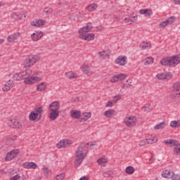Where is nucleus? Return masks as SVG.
Returning <instances> with one entry per match:
<instances>
[{
  "label": "nucleus",
  "instance_id": "nucleus-47",
  "mask_svg": "<svg viewBox=\"0 0 180 180\" xmlns=\"http://www.w3.org/2000/svg\"><path fill=\"white\" fill-rule=\"evenodd\" d=\"M112 174H113L112 171L108 170L107 172H103V175L105 178H109V176H112Z\"/></svg>",
  "mask_w": 180,
  "mask_h": 180
},
{
  "label": "nucleus",
  "instance_id": "nucleus-8",
  "mask_svg": "<svg viewBox=\"0 0 180 180\" xmlns=\"http://www.w3.org/2000/svg\"><path fill=\"white\" fill-rule=\"evenodd\" d=\"M93 27H94L92 26V23L87 22L86 26H84L79 30V31H78L79 36L80 34H86V33H88V32H90L92 30Z\"/></svg>",
  "mask_w": 180,
  "mask_h": 180
},
{
  "label": "nucleus",
  "instance_id": "nucleus-59",
  "mask_svg": "<svg viewBox=\"0 0 180 180\" xmlns=\"http://www.w3.org/2000/svg\"><path fill=\"white\" fill-rule=\"evenodd\" d=\"M174 153L176 155H180V148L176 146L174 148Z\"/></svg>",
  "mask_w": 180,
  "mask_h": 180
},
{
  "label": "nucleus",
  "instance_id": "nucleus-22",
  "mask_svg": "<svg viewBox=\"0 0 180 180\" xmlns=\"http://www.w3.org/2000/svg\"><path fill=\"white\" fill-rule=\"evenodd\" d=\"M49 110H58L60 109V102L58 101H53L49 105Z\"/></svg>",
  "mask_w": 180,
  "mask_h": 180
},
{
  "label": "nucleus",
  "instance_id": "nucleus-1",
  "mask_svg": "<svg viewBox=\"0 0 180 180\" xmlns=\"http://www.w3.org/2000/svg\"><path fill=\"white\" fill-rule=\"evenodd\" d=\"M88 146H89V143H82L79 146L75 160L76 167H79L82 164V161H84L85 157H86V154H88Z\"/></svg>",
  "mask_w": 180,
  "mask_h": 180
},
{
  "label": "nucleus",
  "instance_id": "nucleus-56",
  "mask_svg": "<svg viewBox=\"0 0 180 180\" xmlns=\"http://www.w3.org/2000/svg\"><path fill=\"white\" fill-rule=\"evenodd\" d=\"M134 22V20L131 19L130 17H129L128 18H126L124 19V22H125V23H129V25H131V23H133Z\"/></svg>",
  "mask_w": 180,
  "mask_h": 180
},
{
  "label": "nucleus",
  "instance_id": "nucleus-62",
  "mask_svg": "<svg viewBox=\"0 0 180 180\" xmlns=\"http://www.w3.org/2000/svg\"><path fill=\"white\" fill-rule=\"evenodd\" d=\"M18 139V135H13L10 137V140H11V143H13Z\"/></svg>",
  "mask_w": 180,
  "mask_h": 180
},
{
  "label": "nucleus",
  "instance_id": "nucleus-58",
  "mask_svg": "<svg viewBox=\"0 0 180 180\" xmlns=\"http://www.w3.org/2000/svg\"><path fill=\"white\" fill-rule=\"evenodd\" d=\"M180 95L179 93H172L170 94V97L172 99H176V98H179Z\"/></svg>",
  "mask_w": 180,
  "mask_h": 180
},
{
  "label": "nucleus",
  "instance_id": "nucleus-5",
  "mask_svg": "<svg viewBox=\"0 0 180 180\" xmlns=\"http://www.w3.org/2000/svg\"><path fill=\"white\" fill-rule=\"evenodd\" d=\"M7 124L9 127H11V129H20L22 127V122H20L16 120H8Z\"/></svg>",
  "mask_w": 180,
  "mask_h": 180
},
{
  "label": "nucleus",
  "instance_id": "nucleus-49",
  "mask_svg": "<svg viewBox=\"0 0 180 180\" xmlns=\"http://www.w3.org/2000/svg\"><path fill=\"white\" fill-rule=\"evenodd\" d=\"M63 143H65V147H70L72 144V141L68 139H63Z\"/></svg>",
  "mask_w": 180,
  "mask_h": 180
},
{
  "label": "nucleus",
  "instance_id": "nucleus-23",
  "mask_svg": "<svg viewBox=\"0 0 180 180\" xmlns=\"http://www.w3.org/2000/svg\"><path fill=\"white\" fill-rule=\"evenodd\" d=\"M32 112L38 115L39 116L38 120H40V119H41V113H43V107H37L34 108V110Z\"/></svg>",
  "mask_w": 180,
  "mask_h": 180
},
{
  "label": "nucleus",
  "instance_id": "nucleus-57",
  "mask_svg": "<svg viewBox=\"0 0 180 180\" xmlns=\"http://www.w3.org/2000/svg\"><path fill=\"white\" fill-rule=\"evenodd\" d=\"M64 174H58L53 180H63L64 179Z\"/></svg>",
  "mask_w": 180,
  "mask_h": 180
},
{
  "label": "nucleus",
  "instance_id": "nucleus-39",
  "mask_svg": "<svg viewBox=\"0 0 180 180\" xmlns=\"http://www.w3.org/2000/svg\"><path fill=\"white\" fill-rule=\"evenodd\" d=\"M51 13H53V8H50V7H46L44 8V15H51Z\"/></svg>",
  "mask_w": 180,
  "mask_h": 180
},
{
  "label": "nucleus",
  "instance_id": "nucleus-46",
  "mask_svg": "<svg viewBox=\"0 0 180 180\" xmlns=\"http://www.w3.org/2000/svg\"><path fill=\"white\" fill-rule=\"evenodd\" d=\"M118 81H123L124 79L127 78V75L126 74H118Z\"/></svg>",
  "mask_w": 180,
  "mask_h": 180
},
{
  "label": "nucleus",
  "instance_id": "nucleus-13",
  "mask_svg": "<svg viewBox=\"0 0 180 180\" xmlns=\"http://www.w3.org/2000/svg\"><path fill=\"white\" fill-rule=\"evenodd\" d=\"M31 26H34V27H41V26H44L46 25V20H35L31 22Z\"/></svg>",
  "mask_w": 180,
  "mask_h": 180
},
{
  "label": "nucleus",
  "instance_id": "nucleus-11",
  "mask_svg": "<svg viewBox=\"0 0 180 180\" xmlns=\"http://www.w3.org/2000/svg\"><path fill=\"white\" fill-rule=\"evenodd\" d=\"M164 143L166 146H169V147H180V143L179 141H177L175 139H167V140H165Z\"/></svg>",
  "mask_w": 180,
  "mask_h": 180
},
{
  "label": "nucleus",
  "instance_id": "nucleus-6",
  "mask_svg": "<svg viewBox=\"0 0 180 180\" xmlns=\"http://www.w3.org/2000/svg\"><path fill=\"white\" fill-rule=\"evenodd\" d=\"M20 153V150L19 149H14L8 153H7L5 160L6 161H12L13 158H16L18 157V154Z\"/></svg>",
  "mask_w": 180,
  "mask_h": 180
},
{
  "label": "nucleus",
  "instance_id": "nucleus-21",
  "mask_svg": "<svg viewBox=\"0 0 180 180\" xmlns=\"http://www.w3.org/2000/svg\"><path fill=\"white\" fill-rule=\"evenodd\" d=\"M70 117H72V119H79V117H81V112L77 110H71Z\"/></svg>",
  "mask_w": 180,
  "mask_h": 180
},
{
  "label": "nucleus",
  "instance_id": "nucleus-61",
  "mask_svg": "<svg viewBox=\"0 0 180 180\" xmlns=\"http://www.w3.org/2000/svg\"><path fill=\"white\" fill-rule=\"evenodd\" d=\"M105 106L106 108H112V106H113V102L109 101L106 103Z\"/></svg>",
  "mask_w": 180,
  "mask_h": 180
},
{
  "label": "nucleus",
  "instance_id": "nucleus-50",
  "mask_svg": "<svg viewBox=\"0 0 180 180\" xmlns=\"http://www.w3.org/2000/svg\"><path fill=\"white\" fill-rule=\"evenodd\" d=\"M168 22H167V20L165 21L162 22L160 25L159 27L160 29H164V27H167L168 26Z\"/></svg>",
  "mask_w": 180,
  "mask_h": 180
},
{
  "label": "nucleus",
  "instance_id": "nucleus-14",
  "mask_svg": "<svg viewBox=\"0 0 180 180\" xmlns=\"http://www.w3.org/2000/svg\"><path fill=\"white\" fill-rule=\"evenodd\" d=\"M20 37V32H17L15 34H13L11 35H9L7 37V41L8 43H13L15 41L18 40Z\"/></svg>",
  "mask_w": 180,
  "mask_h": 180
},
{
  "label": "nucleus",
  "instance_id": "nucleus-33",
  "mask_svg": "<svg viewBox=\"0 0 180 180\" xmlns=\"http://www.w3.org/2000/svg\"><path fill=\"white\" fill-rule=\"evenodd\" d=\"M165 127V122H160L158 124H156L153 129L155 130H161Z\"/></svg>",
  "mask_w": 180,
  "mask_h": 180
},
{
  "label": "nucleus",
  "instance_id": "nucleus-54",
  "mask_svg": "<svg viewBox=\"0 0 180 180\" xmlns=\"http://www.w3.org/2000/svg\"><path fill=\"white\" fill-rule=\"evenodd\" d=\"M170 179H172V180H179V175L174 174V173L172 172Z\"/></svg>",
  "mask_w": 180,
  "mask_h": 180
},
{
  "label": "nucleus",
  "instance_id": "nucleus-9",
  "mask_svg": "<svg viewBox=\"0 0 180 180\" xmlns=\"http://www.w3.org/2000/svg\"><path fill=\"white\" fill-rule=\"evenodd\" d=\"M156 78H158V79H161L162 81L165 79H171L172 78V74L171 72L158 73L156 75Z\"/></svg>",
  "mask_w": 180,
  "mask_h": 180
},
{
  "label": "nucleus",
  "instance_id": "nucleus-3",
  "mask_svg": "<svg viewBox=\"0 0 180 180\" xmlns=\"http://www.w3.org/2000/svg\"><path fill=\"white\" fill-rule=\"evenodd\" d=\"M40 60V56L39 55H30L23 62V65L25 68H30Z\"/></svg>",
  "mask_w": 180,
  "mask_h": 180
},
{
  "label": "nucleus",
  "instance_id": "nucleus-35",
  "mask_svg": "<svg viewBox=\"0 0 180 180\" xmlns=\"http://www.w3.org/2000/svg\"><path fill=\"white\" fill-rule=\"evenodd\" d=\"M82 72L86 75H88V74L91 72V69L89 68V66L86 65H84L82 68Z\"/></svg>",
  "mask_w": 180,
  "mask_h": 180
},
{
  "label": "nucleus",
  "instance_id": "nucleus-29",
  "mask_svg": "<svg viewBox=\"0 0 180 180\" xmlns=\"http://www.w3.org/2000/svg\"><path fill=\"white\" fill-rule=\"evenodd\" d=\"M83 116H84V117H82L81 120H79L80 122H86V120H88V119H91V112H84Z\"/></svg>",
  "mask_w": 180,
  "mask_h": 180
},
{
  "label": "nucleus",
  "instance_id": "nucleus-41",
  "mask_svg": "<svg viewBox=\"0 0 180 180\" xmlns=\"http://www.w3.org/2000/svg\"><path fill=\"white\" fill-rule=\"evenodd\" d=\"M43 171H44V174L46 176H49V175H50V174H51V172L50 171L49 168L46 167V166H43Z\"/></svg>",
  "mask_w": 180,
  "mask_h": 180
},
{
  "label": "nucleus",
  "instance_id": "nucleus-43",
  "mask_svg": "<svg viewBox=\"0 0 180 180\" xmlns=\"http://www.w3.org/2000/svg\"><path fill=\"white\" fill-rule=\"evenodd\" d=\"M57 148H65V143H64V139L60 141L59 143L56 144Z\"/></svg>",
  "mask_w": 180,
  "mask_h": 180
},
{
  "label": "nucleus",
  "instance_id": "nucleus-64",
  "mask_svg": "<svg viewBox=\"0 0 180 180\" xmlns=\"http://www.w3.org/2000/svg\"><path fill=\"white\" fill-rule=\"evenodd\" d=\"M174 2L175 5H180V0H174Z\"/></svg>",
  "mask_w": 180,
  "mask_h": 180
},
{
  "label": "nucleus",
  "instance_id": "nucleus-34",
  "mask_svg": "<svg viewBox=\"0 0 180 180\" xmlns=\"http://www.w3.org/2000/svg\"><path fill=\"white\" fill-rule=\"evenodd\" d=\"M141 109L143 112H151V110H153V106L150 104H146Z\"/></svg>",
  "mask_w": 180,
  "mask_h": 180
},
{
  "label": "nucleus",
  "instance_id": "nucleus-28",
  "mask_svg": "<svg viewBox=\"0 0 180 180\" xmlns=\"http://www.w3.org/2000/svg\"><path fill=\"white\" fill-rule=\"evenodd\" d=\"M65 76L67 77V78H68V79H74L75 78H78L77 73L72 72H66Z\"/></svg>",
  "mask_w": 180,
  "mask_h": 180
},
{
  "label": "nucleus",
  "instance_id": "nucleus-25",
  "mask_svg": "<svg viewBox=\"0 0 180 180\" xmlns=\"http://www.w3.org/2000/svg\"><path fill=\"white\" fill-rule=\"evenodd\" d=\"M115 115V110H108L104 112V116L108 119H112Z\"/></svg>",
  "mask_w": 180,
  "mask_h": 180
},
{
  "label": "nucleus",
  "instance_id": "nucleus-55",
  "mask_svg": "<svg viewBox=\"0 0 180 180\" xmlns=\"http://www.w3.org/2000/svg\"><path fill=\"white\" fill-rule=\"evenodd\" d=\"M18 179L25 180V179L20 178V175H19V174H16L10 179V180H18Z\"/></svg>",
  "mask_w": 180,
  "mask_h": 180
},
{
  "label": "nucleus",
  "instance_id": "nucleus-17",
  "mask_svg": "<svg viewBox=\"0 0 180 180\" xmlns=\"http://www.w3.org/2000/svg\"><path fill=\"white\" fill-rule=\"evenodd\" d=\"M139 13L140 15H145V16L150 18V16L153 15V10L150 8L141 9Z\"/></svg>",
  "mask_w": 180,
  "mask_h": 180
},
{
  "label": "nucleus",
  "instance_id": "nucleus-52",
  "mask_svg": "<svg viewBox=\"0 0 180 180\" xmlns=\"http://www.w3.org/2000/svg\"><path fill=\"white\" fill-rule=\"evenodd\" d=\"M122 99V94H117L115 96L113 97V102L116 103L117 101H120Z\"/></svg>",
  "mask_w": 180,
  "mask_h": 180
},
{
  "label": "nucleus",
  "instance_id": "nucleus-32",
  "mask_svg": "<svg viewBox=\"0 0 180 180\" xmlns=\"http://www.w3.org/2000/svg\"><path fill=\"white\" fill-rule=\"evenodd\" d=\"M172 172L168 170H164L162 173V176L163 178H171Z\"/></svg>",
  "mask_w": 180,
  "mask_h": 180
},
{
  "label": "nucleus",
  "instance_id": "nucleus-37",
  "mask_svg": "<svg viewBox=\"0 0 180 180\" xmlns=\"http://www.w3.org/2000/svg\"><path fill=\"white\" fill-rule=\"evenodd\" d=\"M152 63H154V58L153 57L150 56L145 59L144 65H148L151 64Z\"/></svg>",
  "mask_w": 180,
  "mask_h": 180
},
{
  "label": "nucleus",
  "instance_id": "nucleus-63",
  "mask_svg": "<svg viewBox=\"0 0 180 180\" xmlns=\"http://www.w3.org/2000/svg\"><path fill=\"white\" fill-rule=\"evenodd\" d=\"M79 180H89V179L88 178V176H84L80 178Z\"/></svg>",
  "mask_w": 180,
  "mask_h": 180
},
{
  "label": "nucleus",
  "instance_id": "nucleus-42",
  "mask_svg": "<svg viewBox=\"0 0 180 180\" xmlns=\"http://www.w3.org/2000/svg\"><path fill=\"white\" fill-rule=\"evenodd\" d=\"M150 43H145V42H143V44L141 45V50H148L150 49Z\"/></svg>",
  "mask_w": 180,
  "mask_h": 180
},
{
  "label": "nucleus",
  "instance_id": "nucleus-44",
  "mask_svg": "<svg viewBox=\"0 0 180 180\" xmlns=\"http://www.w3.org/2000/svg\"><path fill=\"white\" fill-rule=\"evenodd\" d=\"M97 162L98 164H99V165H102V164H106V162H108V160L105 158H100L99 159H98Z\"/></svg>",
  "mask_w": 180,
  "mask_h": 180
},
{
  "label": "nucleus",
  "instance_id": "nucleus-10",
  "mask_svg": "<svg viewBox=\"0 0 180 180\" xmlns=\"http://www.w3.org/2000/svg\"><path fill=\"white\" fill-rule=\"evenodd\" d=\"M79 37L82 40H86V41H91V40H94V39H95V34L94 33L82 34L79 35Z\"/></svg>",
  "mask_w": 180,
  "mask_h": 180
},
{
  "label": "nucleus",
  "instance_id": "nucleus-27",
  "mask_svg": "<svg viewBox=\"0 0 180 180\" xmlns=\"http://www.w3.org/2000/svg\"><path fill=\"white\" fill-rule=\"evenodd\" d=\"M47 85H46L45 82H41L37 85V91H38V92H43V91H44Z\"/></svg>",
  "mask_w": 180,
  "mask_h": 180
},
{
  "label": "nucleus",
  "instance_id": "nucleus-26",
  "mask_svg": "<svg viewBox=\"0 0 180 180\" xmlns=\"http://www.w3.org/2000/svg\"><path fill=\"white\" fill-rule=\"evenodd\" d=\"M29 119L32 122H34V120H37V122H39V115L36 114V112H34L33 111L31 112V113L29 115Z\"/></svg>",
  "mask_w": 180,
  "mask_h": 180
},
{
  "label": "nucleus",
  "instance_id": "nucleus-19",
  "mask_svg": "<svg viewBox=\"0 0 180 180\" xmlns=\"http://www.w3.org/2000/svg\"><path fill=\"white\" fill-rule=\"evenodd\" d=\"M23 167L27 168V169H36V168H37V165L33 162H25L23 163Z\"/></svg>",
  "mask_w": 180,
  "mask_h": 180
},
{
  "label": "nucleus",
  "instance_id": "nucleus-45",
  "mask_svg": "<svg viewBox=\"0 0 180 180\" xmlns=\"http://www.w3.org/2000/svg\"><path fill=\"white\" fill-rule=\"evenodd\" d=\"M166 20L169 25H172L173 23H175V17L171 16L168 18Z\"/></svg>",
  "mask_w": 180,
  "mask_h": 180
},
{
  "label": "nucleus",
  "instance_id": "nucleus-18",
  "mask_svg": "<svg viewBox=\"0 0 180 180\" xmlns=\"http://www.w3.org/2000/svg\"><path fill=\"white\" fill-rule=\"evenodd\" d=\"M51 113L49 115L50 120H56L58 116H60V112L56 110H51Z\"/></svg>",
  "mask_w": 180,
  "mask_h": 180
},
{
  "label": "nucleus",
  "instance_id": "nucleus-40",
  "mask_svg": "<svg viewBox=\"0 0 180 180\" xmlns=\"http://www.w3.org/2000/svg\"><path fill=\"white\" fill-rule=\"evenodd\" d=\"M13 79L14 81H22V77L20 76V73H15L13 75Z\"/></svg>",
  "mask_w": 180,
  "mask_h": 180
},
{
  "label": "nucleus",
  "instance_id": "nucleus-4",
  "mask_svg": "<svg viewBox=\"0 0 180 180\" xmlns=\"http://www.w3.org/2000/svg\"><path fill=\"white\" fill-rule=\"evenodd\" d=\"M124 122L127 127H134V125L137 123V118L136 116H129L124 118Z\"/></svg>",
  "mask_w": 180,
  "mask_h": 180
},
{
  "label": "nucleus",
  "instance_id": "nucleus-20",
  "mask_svg": "<svg viewBox=\"0 0 180 180\" xmlns=\"http://www.w3.org/2000/svg\"><path fill=\"white\" fill-rule=\"evenodd\" d=\"M20 75L22 79H26L27 77L32 75V70L28 69L20 72Z\"/></svg>",
  "mask_w": 180,
  "mask_h": 180
},
{
  "label": "nucleus",
  "instance_id": "nucleus-31",
  "mask_svg": "<svg viewBox=\"0 0 180 180\" xmlns=\"http://www.w3.org/2000/svg\"><path fill=\"white\" fill-rule=\"evenodd\" d=\"M98 5H96V4H91L88 6L87 11H89V12H94V11H96Z\"/></svg>",
  "mask_w": 180,
  "mask_h": 180
},
{
  "label": "nucleus",
  "instance_id": "nucleus-15",
  "mask_svg": "<svg viewBox=\"0 0 180 180\" xmlns=\"http://www.w3.org/2000/svg\"><path fill=\"white\" fill-rule=\"evenodd\" d=\"M11 88H13V82L12 80H8V82L4 85L2 90L4 92H8V91H11Z\"/></svg>",
  "mask_w": 180,
  "mask_h": 180
},
{
  "label": "nucleus",
  "instance_id": "nucleus-12",
  "mask_svg": "<svg viewBox=\"0 0 180 180\" xmlns=\"http://www.w3.org/2000/svg\"><path fill=\"white\" fill-rule=\"evenodd\" d=\"M43 37V32L41 31H35L32 35L31 39L33 41H37Z\"/></svg>",
  "mask_w": 180,
  "mask_h": 180
},
{
  "label": "nucleus",
  "instance_id": "nucleus-48",
  "mask_svg": "<svg viewBox=\"0 0 180 180\" xmlns=\"http://www.w3.org/2000/svg\"><path fill=\"white\" fill-rule=\"evenodd\" d=\"M100 57H101V58H108V57H109V55L106 54V51H103L101 52L98 53Z\"/></svg>",
  "mask_w": 180,
  "mask_h": 180
},
{
  "label": "nucleus",
  "instance_id": "nucleus-51",
  "mask_svg": "<svg viewBox=\"0 0 180 180\" xmlns=\"http://www.w3.org/2000/svg\"><path fill=\"white\" fill-rule=\"evenodd\" d=\"M118 81H119V77L117 76V75H114L110 78V82L112 83L117 82Z\"/></svg>",
  "mask_w": 180,
  "mask_h": 180
},
{
  "label": "nucleus",
  "instance_id": "nucleus-30",
  "mask_svg": "<svg viewBox=\"0 0 180 180\" xmlns=\"http://www.w3.org/2000/svg\"><path fill=\"white\" fill-rule=\"evenodd\" d=\"M125 172L128 175H131V174H134V167H133L132 166L127 167L125 169Z\"/></svg>",
  "mask_w": 180,
  "mask_h": 180
},
{
  "label": "nucleus",
  "instance_id": "nucleus-16",
  "mask_svg": "<svg viewBox=\"0 0 180 180\" xmlns=\"http://www.w3.org/2000/svg\"><path fill=\"white\" fill-rule=\"evenodd\" d=\"M126 57L124 56H119L115 60V63L118 64L119 65H126L127 64V60H126Z\"/></svg>",
  "mask_w": 180,
  "mask_h": 180
},
{
  "label": "nucleus",
  "instance_id": "nucleus-2",
  "mask_svg": "<svg viewBox=\"0 0 180 180\" xmlns=\"http://www.w3.org/2000/svg\"><path fill=\"white\" fill-rule=\"evenodd\" d=\"M180 63V54L174 56H168L162 58L160 64L161 65H167L170 68H174L175 65H178Z\"/></svg>",
  "mask_w": 180,
  "mask_h": 180
},
{
  "label": "nucleus",
  "instance_id": "nucleus-38",
  "mask_svg": "<svg viewBox=\"0 0 180 180\" xmlns=\"http://www.w3.org/2000/svg\"><path fill=\"white\" fill-rule=\"evenodd\" d=\"M174 91L179 92V95H180V82H176L173 84Z\"/></svg>",
  "mask_w": 180,
  "mask_h": 180
},
{
  "label": "nucleus",
  "instance_id": "nucleus-60",
  "mask_svg": "<svg viewBox=\"0 0 180 180\" xmlns=\"http://www.w3.org/2000/svg\"><path fill=\"white\" fill-rule=\"evenodd\" d=\"M129 18H130L131 19H132V20H134V22H136V20H137V19H138V15H137V14L133 13V14H131V15H130Z\"/></svg>",
  "mask_w": 180,
  "mask_h": 180
},
{
  "label": "nucleus",
  "instance_id": "nucleus-36",
  "mask_svg": "<svg viewBox=\"0 0 180 180\" xmlns=\"http://www.w3.org/2000/svg\"><path fill=\"white\" fill-rule=\"evenodd\" d=\"M171 127L173 129H175L176 127H179L180 126V120H178L177 121H172L170 123Z\"/></svg>",
  "mask_w": 180,
  "mask_h": 180
},
{
  "label": "nucleus",
  "instance_id": "nucleus-7",
  "mask_svg": "<svg viewBox=\"0 0 180 180\" xmlns=\"http://www.w3.org/2000/svg\"><path fill=\"white\" fill-rule=\"evenodd\" d=\"M41 81V77H39L37 76H31L30 77L28 76L25 79L24 82L27 84V85H32L33 84H36V82H40Z\"/></svg>",
  "mask_w": 180,
  "mask_h": 180
},
{
  "label": "nucleus",
  "instance_id": "nucleus-24",
  "mask_svg": "<svg viewBox=\"0 0 180 180\" xmlns=\"http://www.w3.org/2000/svg\"><path fill=\"white\" fill-rule=\"evenodd\" d=\"M11 18L15 22L16 20H20L22 19V15L19 13H13Z\"/></svg>",
  "mask_w": 180,
  "mask_h": 180
},
{
  "label": "nucleus",
  "instance_id": "nucleus-53",
  "mask_svg": "<svg viewBox=\"0 0 180 180\" xmlns=\"http://www.w3.org/2000/svg\"><path fill=\"white\" fill-rule=\"evenodd\" d=\"M139 146H146V144H150V142H148V139H146L145 140L139 141Z\"/></svg>",
  "mask_w": 180,
  "mask_h": 180
}]
</instances>
